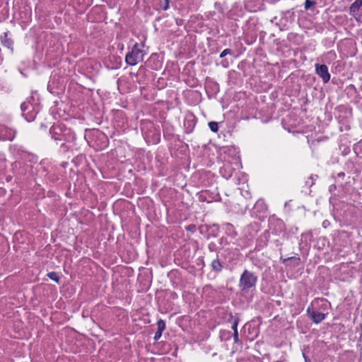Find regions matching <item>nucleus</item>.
<instances>
[{
    "instance_id": "20",
    "label": "nucleus",
    "mask_w": 362,
    "mask_h": 362,
    "mask_svg": "<svg viewBox=\"0 0 362 362\" xmlns=\"http://www.w3.org/2000/svg\"><path fill=\"white\" fill-rule=\"evenodd\" d=\"M54 78H55L54 76H51L50 79L48 82V85H47V89L52 93H55L54 89L55 87H57V86H55V84H54Z\"/></svg>"
},
{
    "instance_id": "16",
    "label": "nucleus",
    "mask_w": 362,
    "mask_h": 362,
    "mask_svg": "<svg viewBox=\"0 0 362 362\" xmlns=\"http://www.w3.org/2000/svg\"><path fill=\"white\" fill-rule=\"evenodd\" d=\"M238 320H235L231 326V328L233 331V333H232V337H233L235 343H238L239 341L238 332Z\"/></svg>"
},
{
    "instance_id": "25",
    "label": "nucleus",
    "mask_w": 362,
    "mask_h": 362,
    "mask_svg": "<svg viewBox=\"0 0 362 362\" xmlns=\"http://www.w3.org/2000/svg\"><path fill=\"white\" fill-rule=\"evenodd\" d=\"M344 176L345 173L344 172L337 173L336 176L334 174L332 175V177L335 179L336 182H339L341 179L343 180Z\"/></svg>"
},
{
    "instance_id": "14",
    "label": "nucleus",
    "mask_w": 362,
    "mask_h": 362,
    "mask_svg": "<svg viewBox=\"0 0 362 362\" xmlns=\"http://www.w3.org/2000/svg\"><path fill=\"white\" fill-rule=\"evenodd\" d=\"M211 269L213 271L216 272H221L222 271V269H223V266H222V264L221 262H220L219 259L217 257L216 259H214L211 263Z\"/></svg>"
},
{
    "instance_id": "32",
    "label": "nucleus",
    "mask_w": 362,
    "mask_h": 362,
    "mask_svg": "<svg viewBox=\"0 0 362 362\" xmlns=\"http://www.w3.org/2000/svg\"><path fill=\"white\" fill-rule=\"evenodd\" d=\"M295 260L296 262V264H298V262H299V258H296V257H290V258H288L287 260ZM285 261H286V259H285Z\"/></svg>"
},
{
    "instance_id": "5",
    "label": "nucleus",
    "mask_w": 362,
    "mask_h": 362,
    "mask_svg": "<svg viewBox=\"0 0 362 362\" xmlns=\"http://www.w3.org/2000/svg\"><path fill=\"white\" fill-rule=\"evenodd\" d=\"M144 54L145 53L139 48V44L136 42L134 45L132 50L126 54L125 62L128 65L135 66L143 60Z\"/></svg>"
},
{
    "instance_id": "37",
    "label": "nucleus",
    "mask_w": 362,
    "mask_h": 362,
    "mask_svg": "<svg viewBox=\"0 0 362 362\" xmlns=\"http://www.w3.org/2000/svg\"><path fill=\"white\" fill-rule=\"evenodd\" d=\"M165 1H170V0H164Z\"/></svg>"
},
{
    "instance_id": "21",
    "label": "nucleus",
    "mask_w": 362,
    "mask_h": 362,
    "mask_svg": "<svg viewBox=\"0 0 362 362\" xmlns=\"http://www.w3.org/2000/svg\"><path fill=\"white\" fill-rule=\"evenodd\" d=\"M209 127L211 132H217L218 130V124L216 122H209Z\"/></svg>"
},
{
    "instance_id": "6",
    "label": "nucleus",
    "mask_w": 362,
    "mask_h": 362,
    "mask_svg": "<svg viewBox=\"0 0 362 362\" xmlns=\"http://www.w3.org/2000/svg\"><path fill=\"white\" fill-rule=\"evenodd\" d=\"M269 230L273 235H280L284 233L286 226L282 220L272 216L269 218Z\"/></svg>"
},
{
    "instance_id": "36",
    "label": "nucleus",
    "mask_w": 362,
    "mask_h": 362,
    "mask_svg": "<svg viewBox=\"0 0 362 362\" xmlns=\"http://www.w3.org/2000/svg\"><path fill=\"white\" fill-rule=\"evenodd\" d=\"M209 248L211 250H213V247H211V245L209 246Z\"/></svg>"
},
{
    "instance_id": "35",
    "label": "nucleus",
    "mask_w": 362,
    "mask_h": 362,
    "mask_svg": "<svg viewBox=\"0 0 362 362\" xmlns=\"http://www.w3.org/2000/svg\"><path fill=\"white\" fill-rule=\"evenodd\" d=\"M209 248L211 250H213V247H211V245L209 246Z\"/></svg>"
},
{
    "instance_id": "30",
    "label": "nucleus",
    "mask_w": 362,
    "mask_h": 362,
    "mask_svg": "<svg viewBox=\"0 0 362 362\" xmlns=\"http://www.w3.org/2000/svg\"><path fill=\"white\" fill-rule=\"evenodd\" d=\"M330 225V223L329 221L327 220H325L323 222H322V226L326 228H327Z\"/></svg>"
},
{
    "instance_id": "29",
    "label": "nucleus",
    "mask_w": 362,
    "mask_h": 362,
    "mask_svg": "<svg viewBox=\"0 0 362 362\" xmlns=\"http://www.w3.org/2000/svg\"><path fill=\"white\" fill-rule=\"evenodd\" d=\"M161 336H162V332L156 331V332L155 333V335H154V339L156 341H157L161 337Z\"/></svg>"
},
{
    "instance_id": "1",
    "label": "nucleus",
    "mask_w": 362,
    "mask_h": 362,
    "mask_svg": "<svg viewBox=\"0 0 362 362\" xmlns=\"http://www.w3.org/2000/svg\"><path fill=\"white\" fill-rule=\"evenodd\" d=\"M51 138L58 144L59 141H64L61 147L67 151L76 145V134L69 128L66 127L63 124H53L49 131Z\"/></svg>"
},
{
    "instance_id": "34",
    "label": "nucleus",
    "mask_w": 362,
    "mask_h": 362,
    "mask_svg": "<svg viewBox=\"0 0 362 362\" xmlns=\"http://www.w3.org/2000/svg\"><path fill=\"white\" fill-rule=\"evenodd\" d=\"M336 189V186L334 185H332L329 187V191L332 192V190Z\"/></svg>"
},
{
    "instance_id": "15",
    "label": "nucleus",
    "mask_w": 362,
    "mask_h": 362,
    "mask_svg": "<svg viewBox=\"0 0 362 362\" xmlns=\"http://www.w3.org/2000/svg\"><path fill=\"white\" fill-rule=\"evenodd\" d=\"M1 41L5 47L9 49H12L13 42L10 38L8 37V34L6 33H4L2 35H1Z\"/></svg>"
},
{
    "instance_id": "33",
    "label": "nucleus",
    "mask_w": 362,
    "mask_h": 362,
    "mask_svg": "<svg viewBox=\"0 0 362 362\" xmlns=\"http://www.w3.org/2000/svg\"><path fill=\"white\" fill-rule=\"evenodd\" d=\"M221 64L225 68H227L228 66V63L226 61H223Z\"/></svg>"
},
{
    "instance_id": "9",
    "label": "nucleus",
    "mask_w": 362,
    "mask_h": 362,
    "mask_svg": "<svg viewBox=\"0 0 362 362\" xmlns=\"http://www.w3.org/2000/svg\"><path fill=\"white\" fill-rule=\"evenodd\" d=\"M267 211V205L262 199H258L254 205L252 216H258V214L264 213Z\"/></svg>"
},
{
    "instance_id": "24",
    "label": "nucleus",
    "mask_w": 362,
    "mask_h": 362,
    "mask_svg": "<svg viewBox=\"0 0 362 362\" xmlns=\"http://www.w3.org/2000/svg\"><path fill=\"white\" fill-rule=\"evenodd\" d=\"M47 276L54 281L55 282L58 283L59 281V276L57 275V274L54 272H49L47 274Z\"/></svg>"
},
{
    "instance_id": "31",
    "label": "nucleus",
    "mask_w": 362,
    "mask_h": 362,
    "mask_svg": "<svg viewBox=\"0 0 362 362\" xmlns=\"http://www.w3.org/2000/svg\"><path fill=\"white\" fill-rule=\"evenodd\" d=\"M169 2L170 1H165V5L163 7V9L164 11H166V10H168L169 8Z\"/></svg>"
},
{
    "instance_id": "19",
    "label": "nucleus",
    "mask_w": 362,
    "mask_h": 362,
    "mask_svg": "<svg viewBox=\"0 0 362 362\" xmlns=\"http://www.w3.org/2000/svg\"><path fill=\"white\" fill-rule=\"evenodd\" d=\"M238 362H262L259 357L255 356H245L240 358Z\"/></svg>"
},
{
    "instance_id": "11",
    "label": "nucleus",
    "mask_w": 362,
    "mask_h": 362,
    "mask_svg": "<svg viewBox=\"0 0 362 362\" xmlns=\"http://www.w3.org/2000/svg\"><path fill=\"white\" fill-rule=\"evenodd\" d=\"M234 168L230 163L228 162L225 163L220 168L221 175L226 179H229L231 177Z\"/></svg>"
},
{
    "instance_id": "22",
    "label": "nucleus",
    "mask_w": 362,
    "mask_h": 362,
    "mask_svg": "<svg viewBox=\"0 0 362 362\" xmlns=\"http://www.w3.org/2000/svg\"><path fill=\"white\" fill-rule=\"evenodd\" d=\"M157 325H158V329L157 331L158 332H160L163 333V332L165 330V322L164 320L160 319L158 322H157Z\"/></svg>"
},
{
    "instance_id": "2",
    "label": "nucleus",
    "mask_w": 362,
    "mask_h": 362,
    "mask_svg": "<svg viewBox=\"0 0 362 362\" xmlns=\"http://www.w3.org/2000/svg\"><path fill=\"white\" fill-rule=\"evenodd\" d=\"M22 115L28 122L35 119L36 115L40 110V106L33 97L28 98L21 105Z\"/></svg>"
},
{
    "instance_id": "27",
    "label": "nucleus",
    "mask_w": 362,
    "mask_h": 362,
    "mask_svg": "<svg viewBox=\"0 0 362 362\" xmlns=\"http://www.w3.org/2000/svg\"><path fill=\"white\" fill-rule=\"evenodd\" d=\"M306 185L311 187L314 184V177L311 175L305 182Z\"/></svg>"
},
{
    "instance_id": "13",
    "label": "nucleus",
    "mask_w": 362,
    "mask_h": 362,
    "mask_svg": "<svg viewBox=\"0 0 362 362\" xmlns=\"http://www.w3.org/2000/svg\"><path fill=\"white\" fill-rule=\"evenodd\" d=\"M337 57L336 52L334 50H330L326 52L321 58V61L323 62H326L330 64L332 61H334Z\"/></svg>"
},
{
    "instance_id": "10",
    "label": "nucleus",
    "mask_w": 362,
    "mask_h": 362,
    "mask_svg": "<svg viewBox=\"0 0 362 362\" xmlns=\"http://www.w3.org/2000/svg\"><path fill=\"white\" fill-rule=\"evenodd\" d=\"M362 6V0H355L349 7V13L356 20L359 18L358 11L361 7Z\"/></svg>"
},
{
    "instance_id": "18",
    "label": "nucleus",
    "mask_w": 362,
    "mask_h": 362,
    "mask_svg": "<svg viewBox=\"0 0 362 362\" xmlns=\"http://www.w3.org/2000/svg\"><path fill=\"white\" fill-rule=\"evenodd\" d=\"M223 228L228 235L234 236L236 234L234 227L231 223H225L223 224Z\"/></svg>"
},
{
    "instance_id": "12",
    "label": "nucleus",
    "mask_w": 362,
    "mask_h": 362,
    "mask_svg": "<svg viewBox=\"0 0 362 362\" xmlns=\"http://www.w3.org/2000/svg\"><path fill=\"white\" fill-rule=\"evenodd\" d=\"M18 153L22 159L28 160L30 163H37V157L35 155L25 151V150L22 149V147L19 148V149L18 151Z\"/></svg>"
},
{
    "instance_id": "8",
    "label": "nucleus",
    "mask_w": 362,
    "mask_h": 362,
    "mask_svg": "<svg viewBox=\"0 0 362 362\" xmlns=\"http://www.w3.org/2000/svg\"><path fill=\"white\" fill-rule=\"evenodd\" d=\"M315 69L316 74L322 78L324 83H327L329 81L331 75L329 73L327 65L315 64Z\"/></svg>"
},
{
    "instance_id": "3",
    "label": "nucleus",
    "mask_w": 362,
    "mask_h": 362,
    "mask_svg": "<svg viewBox=\"0 0 362 362\" xmlns=\"http://www.w3.org/2000/svg\"><path fill=\"white\" fill-rule=\"evenodd\" d=\"M257 279L258 277L255 273L245 269L240 275L238 286L242 291H248L255 287Z\"/></svg>"
},
{
    "instance_id": "28",
    "label": "nucleus",
    "mask_w": 362,
    "mask_h": 362,
    "mask_svg": "<svg viewBox=\"0 0 362 362\" xmlns=\"http://www.w3.org/2000/svg\"><path fill=\"white\" fill-rule=\"evenodd\" d=\"M186 230L192 231V232H194L196 230V226H195V225H192V224L189 225L187 227H186Z\"/></svg>"
},
{
    "instance_id": "17",
    "label": "nucleus",
    "mask_w": 362,
    "mask_h": 362,
    "mask_svg": "<svg viewBox=\"0 0 362 362\" xmlns=\"http://www.w3.org/2000/svg\"><path fill=\"white\" fill-rule=\"evenodd\" d=\"M219 337L222 341H226L232 337V332L230 330H221Z\"/></svg>"
},
{
    "instance_id": "26",
    "label": "nucleus",
    "mask_w": 362,
    "mask_h": 362,
    "mask_svg": "<svg viewBox=\"0 0 362 362\" xmlns=\"http://www.w3.org/2000/svg\"><path fill=\"white\" fill-rule=\"evenodd\" d=\"M233 54V51L230 49L227 48L222 51V52L220 54V57L223 58L227 54Z\"/></svg>"
},
{
    "instance_id": "23",
    "label": "nucleus",
    "mask_w": 362,
    "mask_h": 362,
    "mask_svg": "<svg viewBox=\"0 0 362 362\" xmlns=\"http://www.w3.org/2000/svg\"><path fill=\"white\" fill-rule=\"evenodd\" d=\"M316 5V1L314 0H305V9L309 10L312 7Z\"/></svg>"
},
{
    "instance_id": "7",
    "label": "nucleus",
    "mask_w": 362,
    "mask_h": 362,
    "mask_svg": "<svg viewBox=\"0 0 362 362\" xmlns=\"http://www.w3.org/2000/svg\"><path fill=\"white\" fill-rule=\"evenodd\" d=\"M319 300H315L307 309V313L308 316L315 324H319L321 322H322L327 315V313L325 314L316 310V309L315 308V305L317 304Z\"/></svg>"
},
{
    "instance_id": "4",
    "label": "nucleus",
    "mask_w": 362,
    "mask_h": 362,
    "mask_svg": "<svg viewBox=\"0 0 362 362\" xmlns=\"http://www.w3.org/2000/svg\"><path fill=\"white\" fill-rule=\"evenodd\" d=\"M11 120L10 116H3L0 119V141H13L15 139L16 131L7 125Z\"/></svg>"
}]
</instances>
